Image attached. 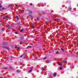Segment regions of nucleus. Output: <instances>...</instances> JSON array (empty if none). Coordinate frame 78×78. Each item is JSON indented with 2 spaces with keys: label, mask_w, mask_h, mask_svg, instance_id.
I'll list each match as a JSON object with an SVG mask.
<instances>
[{
  "label": "nucleus",
  "mask_w": 78,
  "mask_h": 78,
  "mask_svg": "<svg viewBox=\"0 0 78 78\" xmlns=\"http://www.w3.org/2000/svg\"><path fill=\"white\" fill-rule=\"evenodd\" d=\"M77 6H78V5H77Z\"/></svg>",
  "instance_id": "nucleus-37"
},
{
  "label": "nucleus",
  "mask_w": 78,
  "mask_h": 78,
  "mask_svg": "<svg viewBox=\"0 0 78 78\" xmlns=\"http://www.w3.org/2000/svg\"><path fill=\"white\" fill-rule=\"evenodd\" d=\"M30 6H32V5H33V4L32 3H30Z\"/></svg>",
  "instance_id": "nucleus-25"
},
{
  "label": "nucleus",
  "mask_w": 78,
  "mask_h": 78,
  "mask_svg": "<svg viewBox=\"0 0 78 78\" xmlns=\"http://www.w3.org/2000/svg\"><path fill=\"white\" fill-rule=\"evenodd\" d=\"M0 8H2V6H0Z\"/></svg>",
  "instance_id": "nucleus-32"
},
{
  "label": "nucleus",
  "mask_w": 78,
  "mask_h": 78,
  "mask_svg": "<svg viewBox=\"0 0 78 78\" xmlns=\"http://www.w3.org/2000/svg\"><path fill=\"white\" fill-rule=\"evenodd\" d=\"M37 59V57H36V58H35L34 59V60H35L36 59Z\"/></svg>",
  "instance_id": "nucleus-21"
},
{
  "label": "nucleus",
  "mask_w": 78,
  "mask_h": 78,
  "mask_svg": "<svg viewBox=\"0 0 78 78\" xmlns=\"http://www.w3.org/2000/svg\"><path fill=\"white\" fill-rule=\"evenodd\" d=\"M20 72V71L19 70H17V72L18 73H19V72Z\"/></svg>",
  "instance_id": "nucleus-11"
},
{
  "label": "nucleus",
  "mask_w": 78,
  "mask_h": 78,
  "mask_svg": "<svg viewBox=\"0 0 78 78\" xmlns=\"http://www.w3.org/2000/svg\"><path fill=\"white\" fill-rule=\"evenodd\" d=\"M60 70H62V67H60Z\"/></svg>",
  "instance_id": "nucleus-24"
},
{
  "label": "nucleus",
  "mask_w": 78,
  "mask_h": 78,
  "mask_svg": "<svg viewBox=\"0 0 78 78\" xmlns=\"http://www.w3.org/2000/svg\"><path fill=\"white\" fill-rule=\"evenodd\" d=\"M15 5L16 6H18V5Z\"/></svg>",
  "instance_id": "nucleus-28"
},
{
  "label": "nucleus",
  "mask_w": 78,
  "mask_h": 78,
  "mask_svg": "<svg viewBox=\"0 0 78 78\" xmlns=\"http://www.w3.org/2000/svg\"><path fill=\"white\" fill-rule=\"evenodd\" d=\"M32 71H33V69H31L29 71V73H30V72H31Z\"/></svg>",
  "instance_id": "nucleus-6"
},
{
  "label": "nucleus",
  "mask_w": 78,
  "mask_h": 78,
  "mask_svg": "<svg viewBox=\"0 0 78 78\" xmlns=\"http://www.w3.org/2000/svg\"><path fill=\"white\" fill-rule=\"evenodd\" d=\"M15 34H18V33L16 32V33H15Z\"/></svg>",
  "instance_id": "nucleus-31"
},
{
  "label": "nucleus",
  "mask_w": 78,
  "mask_h": 78,
  "mask_svg": "<svg viewBox=\"0 0 78 78\" xmlns=\"http://www.w3.org/2000/svg\"><path fill=\"white\" fill-rule=\"evenodd\" d=\"M68 9L69 11H71V9H71V8H69Z\"/></svg>",
  "instance_id": "nucleus-12"
},
{
  "label": "nucleus",
  "mask_w": 78,
  "mask_h": 78,
  "mask_svg": "<svg viewBox=\"0 0 78 78\" xmlns=\"http://www.w3.org/2000/svg\"><path fill=\"white\" fill-rule=\"evenodd\" d=\"M8 69V68H5V67H4V68H3V69Z\"/></svg>",
  "instance_id": "nucleus-17"
},
{
  "label": "nucleus",
  "mask_w": 78,
  "mask_h": 78,
  "mask_svg": "<svg viewBox=\"0 0 78 78\" xmlns=\"http://www.w3.org/2000/svg\"><path fill=\"white\" fill-rule=\"evenodd\" d=\"M16 48L17 49H20V48L19 47H17Z\"/></svg>",
  "instance_id": "nucleus-23"
},
{
  "label": "nucleus",
  "mask_w": 78,
  "mask_h": 78,
  "mask_svg": "<svg viewBox=\"0 0 78 78\" xmlns=\"http://www.w3.org/2000/svg\"><path fill=\"white\" fill-rule=\"evenodd\" d=\"M61 50H62V51H64V49L61 48Z\"/></svg>",
  "instance_id": "nucleus-18"
},
{
  "label": "nucleus",
  "mask_w": 78,
  "mask_h": 78,
  "mask_svg": "<svg viewBox=\"0 0 78 78\" xmlns=\"http://www.w3.org/2000/svg\"><path fill=\"white\" fill-rule=\"evenodd\" d=\"M27 48H31V46H28L27 47Z\"/></svg>",
  "instance_id": "nucleus-15"
},
{
  "label": "nucleus",
  "mask_w": 78,
  "mask_h": 78,
  "mask_svg": "<svg viewBox=\"0 0 78 78\" xmlns=\"http://www.w3.org/2000/svg\"><path fill=\"white\" fill-rule=\"evenodd\" d=\"M5 18H9V16H5Z\"/></svg>",
  "instance_id": "nucleus-13"
},
{
  "label": "nucleus",
  "mask_w": 78,
  "mask_h": 78,
  "mask_svg": "<svg viewBox=\"0 0 78 78\" xmlns=\"http://www.w3.org/2000/svg\"><path fill=\"white\" fill-rule=\"evenodd\" d=\"M54 76H56V73H55L53 74Z\"/></svg>",
  "instance_id": "nucleus-4"
},
{
  "label": "nucleus",
  "mask_w": 78,
  "mask_h": 78,
  "mask_svg": "<svg viewBox=\"0 0 78 78\" xmlns=\"http://www.w3.org/2000/svg\"><path fill=\"white\" fill-rule=\"evenodd\" d=\"M54 20H55V21H58V22H59V21H60V20L58 19H55Z\"/></svg>",
  "instance_id": "nucleus-1"
},
{
  "label": "nucleus",
  "mask_w": 78,
  "mask_h": 78,
  "mask_svg": "<svg viewBox=\"0 0 78 78\" xmlns=\"http://www.w3.org/2000/svg\"><path fill=\"white\" fill-rule=\"evenodd\" d=\"M16 20H18L19 19V17L17 16H16Z\"/></svg>",
  "instance_id": "nucleus-7"
},
{
  "label": "nucleus",
  "mask_w": 78,
  "mask_h": 78,
  "mask_svg": "<svg viewBox=\"0 0 78 78\" xmlns=\"http://www.w3.org/2000/svg\"><path fill=\"white\" fill-rule=\"evenodd\" d=\"M4 78H6V76L4 77Z\"/></svg>",
  "instance_id": "nucleus-30"
},
{
  "label": "nucleus",
  "mask_w": 78,
  "mask_h": 78,
  "mask_svg": "<svg viewBox=\"0 0 78 78\" xmlns=\"http://www.w3.org/2000/svg\"><path fill=\"white\" fill-rule=\"evenodd\" d=\"M4 9L3 8V9Z\"/></svg>",
  "instance_id": "nucleus-35"
},
{
  "label": "nucleus",
  "mask_w": 78,
  "mask_h": 78,
  "mask_svg": "<svg viewBox=\"0 0 78 78\" xmlns=\"http://www.w3.org/2000/svg\"><path fill=\"white\" fill-rule=\"evenodd\" d=\"M5 48H7V47H6Z\"/></svg>",
  "instance_id": "nucleus-36"
},
{
  "label": "nucleus",
  "mask_w": 78,
  "mask_h": 78,
  "mask_svg": "<svg viewBox=\"0 0 78 78\" xmlns=\"http://www.w3.org/2000/svg\"><path fill=\"white\" fill-rule=\"evenodd\" d=\"M47 58H46V57H45V58H43V59H46Z\"/></svg>",
  "instance_id": "nucleus-27"
},
{
  "label": "nucleus",
  "mask_w": 78,
  "mask_h": 78,
  "mask_svg": "<svg viewBox=\"0 0 78 78\" xmlns=\"http://www.w3.org/2000/svg\"><path fill=\"white\" fill-rule=\"evenodd\" d=\"M34 24H32L31 27L32 28H33V29H34Z\"/></svg>",
  "instance_id": "nucleus-2"
},
{
  "label": "nucleus",
  "mask_w": 78,
  "mask_h": 78,
  "mask_svg": "<svg viewBox=\"0 0 78 78\" xmlns=\"http://www.w3.org/2000/svg\"><path fill=\"white\" fill-rule=\"evenodd\" d=\"M67 61L66 60H64L63 61V63H65V62H66Z\"/></svg>",
  "instance_id": "nucleus-5"
},
{
  "label": "nucleus",
  "mask_w": 78,
  "mask_h": 78,
  "mask_svg": "<svg viewBox=\"0 0 78 78\" xmlns=\"http://www.w3.org/2000/svg\"><path fill=\"white\" fill-rule=\"evenodd\" d=\"M20 31H21V32H22V31H23V29H21L20 30Z\"/></svg>",
  "instance_id": "nucleus-26"
},
{
  "label": "nucleus",
  "mask_w": 78,
  "mask_h": 78,
  "mask_svg": "<svg viewBox=\"0 0 78 78\" xmlns=\"http://www.w3.org/2000/svg\"><path fill=\"white\" fill-rule=\"evenodd\" d=\"M12 6V5H8V6L9 7V6Z\"/></svg>",
  "instance_id": "nucleus-22"
},
{
  "label": "nucleus",
  "mask_w": 78,
  "mask_h": 78,
  "mask_svg": "<svg viewBox=\"0 0 78 78\" xmlns=\"http://www.w3.org/2000/svg\"><path fill=\"white\" fill-rule=\"evenodd\" d=\"M21 12H22V11H23V10H21Z\"/></svg>",
  "instance_id": "nucleus-33"
},
{
  "label": "nucleus",
  "mask_w": 78,
  "mask_h": 78,
  "mask_svg": "<svg viewBox=\"0 0 78 78\" xmlns=\"http://www.w3.org/2000/svg\"><path fill=\"white\" fill-rule=\"evenodd\" d=\"M20 26H22V24H20Z\"/></svg>",
  "instance_id": "nucleus-34"
},
{
  "label": "nucleus",
  "mask_w": 78,
  "mask_h": 78,
  "mask_svg": "<svg viewBox=\"0 0 78 78\" xmlns=\"http://www.w3.org/2000/svg\"><path fill=\"white\" fill-rule=\"evenodd\" d=\"M55 54H59V52L58 51H57V52H56L55 53Z\"/></svg>",
  "instance_id": "nucleus-16"
},
{
  "label": "nucleus",
  "mask_w": 78,
  "mask_h": 78,
  "mask_svg": "<svg viewBox=\"0 0 78 78\" xmlns=\"http://www.w3.org/2000/svg\"><path fill=\"white\" fill-rule=\"evenodd\" d=\"M39 17H37V20H39Z\"/></svg>",
  "instance_id": "nucleus-19"
},
{
  "label": "nucleus",
  "mask_w": 78,
  "mask_h": 78,
  "mask_svg": "<svg viewBox=\"0 0 78 78\" xmlns=\"http://www.w3.org/2000/svg\"><path fill=\"white\" fill-rule=\"evenodd\" d=\"M29 17H33V16H32V15H29Z\"/></svg>",
  "instance_id": "nucleus-8"
},
{
  "label": "nucleus",
  "mask_w": 78,
  "mask_h": 78,
  "mask_svg": "<svg viewBox=\"0 0 78 78\" xmlns=\"http://www.w3.org/2000/svg\"><path fill=\"white\" fill-rule=\"evenodd\" d=\"M8 43L7 42H4L3 43V44L5 45H7V44H8Z\"/></svg>",
  "instance_id": "nucleus-3"
},
{
  "label": "nucleus",
  "mask_w": 78,
  "mask_h": 78,
  "mask_svg": "<svg viewBox=\"0 0 78 78\" xmlns=\"http://www.w3.org/2000/svg\"><path fill=\"white\" fill-rule=\"evenodd\" d=\"M44 69L45 68H44V67H42V70H44Z\"/></svg>",
  "instance_id": "nucleus-14"
},
{
  "label": "nucleus",
  "mask_w": 78,
  "mask_h": 78,
  "mask_svg": "<svg viewBox=\"0 0 78 78\" xmlns=\"http://www.w3.org/2000/svg\"><path fill=\"white\" fill-rule=\"evenodd\" d=\"M29 14H31L32 13V12L30 11H29Z\"/></svg>",
  "instance_id": "nucleus-10"
},
{
  "label": "nucleus",
  "mask_w": 78,
  "mask_h": 78,
  "mask_svg": "<svg viewBox=\"0 0 78 78\" xmlns=\"http://www.w3.org/2000/svg\"><path fill=\"white\" fill-rule=\"evenodd\" d=\"M58 64L59 66H60V65H61V63L60 62H58Z\"/></svg>",
  "instance_id": "nucleus-9"
},
{
  "label": "nucleus",
  "mask_w": 78,
  "mask_h": 78,
  "mask_svg": "<svg viewBox=\"0 0 78 78\" xmlns=\"http://www.w3.org/2000/svg\"><path fill=\"white\" fill-rule=\"evenodd\" d=\"M47 63H50V61L48 60L47 61Z\"/></svg>",
  "instance_id": "nucleus-20"
},
{
  "label": "nucleus",
  "mask_w": 78,
  "mask_h": 78,
  "mask_svg": "<svg viewBox=\"0 0 78 78\" xmlns=\"http://www.w3.org/2000/svg\"><path fill=\"white\" fill-rule=\"evenodd\" d=\"M23 55H21V56L20 57V58H22V57H23Z\"/></svg>",
  "instance_id": "nucleus-29"
}]
</instances>
